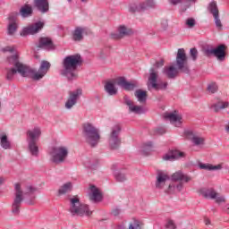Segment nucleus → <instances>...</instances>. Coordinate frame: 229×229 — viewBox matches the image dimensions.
Segmentation results:
<instances>
[{
    "instance_id": "f3484780",
    "label": "nucleus",
    "mask_w": 229,
    "mask_h": 229,
    "mask_svg": "<svg viewBox=\"0 0 229 229\" xmlns=\"http://www.w3.org/2000/svg\"><path fill=\"white\" fill-rule=\"evenodd\" d=\"M180 158H185V152H182L180 150H170L163 156V160L168 162H174V160H180Z\"/></svg>"
},
{
    "instance_id": "2eb2a0df",
    "label": "nucleus",
    "mask_w": 229,
    "mask_h": 229,
    "mask_svg": "<svg viewBox=\"0 0 229 229\" xmlns=\"http://www.w3.org/2000/svg\"><path fill=\"white\" fill-rule=\"evenodd\" d=\"M116 85H118V87H122V89H124V90H128V91L135 90V89L139 87V83L128 82L126 81V78L124 77H119L116 80Z\"/></svg>"
},
{
    "instance_id": "a19ab883",
    "label": "nucleus",
    "mask_w": 229,
    "mask_h": 229,
    "mask_svg": "<svg viewBox=\"0 0 229 229\" xmlns=\"http://www.w3.org/2000/svg\"><path fill=\"white\" fill-rule=\"evenodd\" d=\"M129 12H131V13H135V12H144V10L142 9L141 4H140L139 5L132 4L129 7Z\"/></svg>"
},
{
    "instance_id": "49530a36",
    "label": "nucleus",
    "mask_w": 229,
    "mask_h": 229,
    "mask_svg": "<svg viewBox=\"0 0 229 229\" xmlns=\"http://www.w3.org/2000/svg\"><path fill=\"white\" fill-rule=\"evenodd\" d=\"M0 51H1L2 53H14L15 47H14L7 46V47H2V48L0 49Z\"/></svg>"
},
{
    "instance_id": "f704fd0d",
    "label": "nucleus",
    "mask_w": 229,
    "mask_h": 229,
    "mask_svg": "<svg viewBox=\"0 0 229 229\" xmlns=\"http://www.w3.org/2000/svg\"><path fill=\"white\" fill-rule=\"evenodd\" d=\"M72 191V183L66 182L58 190L59 196H64V194H67V192H71Z\"/></svg>"
},
{
    "instance_id": "37998d69",
    "label": "nucleus",
    "mask_w": 229,
    "mask_h": 229,
    "mask_svg": "<svg viewBox=\"0 0 229 229\" xmlns=\"http://www.w3.org/2000/svg\"><path fill=\"white\" fill-rule=\"evenodd\" d=\"M190 56L193 62L198 60V49L196 47L190 49Z\"/></svg>"
},
{
    "instance_id": "9d476101",
    "label": "nucleus",
    "mask_w": 229,
    "mask_h": 229,
    "mask_svg": "<svg viewBox=\"0 0 229 229\" xmlns=\"http://www.w3.org/2000/svg\"><path fill=\"white\" fill-rule=\"evenodd\" d=\"M121 125H114L111 128L108 136V144L111 149H119L121 147Z\"/></svg>"
},
{
    "instance_id": "39448f33",
    "label": "nucleus",
    "mask_w": 229,
    "mask_h": 229,
    "mask_svg": "<svg viewBox=\"0 0 229 229\" xmlns=\"http://www.w3.org/2000/svg\"><path fill=\"white\" fill-rule=\"evenodd\" d=\"M70 212L72 216H80V217L92 216V211H90L89 206L81 203L79 196L70 199Z\"/></svg>"
},
{
    "instance_id": "774afa93",
    "label": "nucleus",
    "mask_w": 229,
    "mask_h": 229,
    "mask_svg": "<svg viewBox=\"0 0 229 229\" xmlns=\"http://www.w3.org/2000/svg\"><path fill=\"white\" fill-rule=\"evenodd\" d=\"M0 106H1V103H0Z\"/></svg>"
},
{
    "instance_id": "ddd939ff",
    "label": "nucleus",
    "mask_w": 229,
    "mask_h": 229,
    "mask_svg": "<svg viewBox=\"0 0 229 229\" xmlns=\"http://www.w3.org/2000/svg\"><path fill=\"white\" fill-rule=\"evenodd\" d=\"M184 135L187 137L188 140H191L193 146H204L205 138L199 136L197 132L192 130H186Z\"/></svg>"
},
{
    "instance_id": "338daca9",
    "label": "nucleus",
    "mask_w": 229,
    "mask_h": 229,
    "mask_svg": "<svg viewBox=\"0 0 229 229\" xmlns=\"http://www.w3.org/2000/svg\"><path fill=\"white\" fill-rule=\"evenodd\" d=\"M123 172V170H119V173H122Z\"/></svg>"
},
{
    "instance_id": "9b49d317",
    "label": "nucleus",
    "mask_w": 229,
    "mask_h": 229,
    "mask_svg": "<svg viewBox=\"0 0 229 229\" xmlns=\"http://www.w3.org/2000/svg\"><path fill=\"white\" fill-rule=\"evenodd\" d=\"M208 10L213 16L216 28L221 31L223 30V22H221V18L219 17V7H217V3L216 1L209 3Z\"/></svg>"
},
{
    "instance_id": "4c0bfd02",
    "label": "nucleus",
    "mask_w": 229,
    "mask_h": 229,
    "mask_svg": "<svg viewBox=\"0 0 229 229\" xmlns=\"http://www.w3.org/2000/svg\"><path fill=\"white\" fill-rule=\"evenodd\" d=\"M152 151H153V143L151 141H148L143 145L141 149L142 155L148 156Z\"/></svg>"
},
{
    "instance_id": "2f4dec72",
    "label": "nucleus",
    "mask_w": 229,
    "mask_h": 229,
    "mask_svg": "<svg viewBox=\"0 0 229 229\" xmlns=\"http://www.w3.org/2000/svg\"><path fill=\"white\" fill-rule=\"evenodd\" d=\"M108 96H115L117 94V88L113 81H107L104 87Z\"/></svg>"
},
{
    "instance_id": "aec40b11",
    "label": "nucleus",
    "mask_w": 229,
    "mask_h": 229,
    "mask_svg": "<svg viewBox=\"0 0 229 229\" xmlns=\"http://www.w3.org/2000/svg\"><path fill=\"white\" fill-rule=\"evenodd\" d=\"M89 191L90 192L89 193V198L90 201L93 203H99V201H102L103 195L96 185H90Z\"/></svg>"
},
{
    "instance_id": "a18cd8bd",
    "label": "nucleus",
    "mask_w": 229,
    "mask_h": 229,
    "mask_svg": "<svg viewBox=\"0 0 229 229\" xmlns=\"http://www.w3.org/2000/svg\"><path fill=\"white\" fill-rule=\"evenodd\" d=\"M165 228H166V229H176V224L174 223V220L168 219L166 221Z\"/></svg>"
},
{
    "instance_id": "e433bc0d",
    "label": "nucleus",
    "mask_w": 229,
    "mask_h": 229,
    "mask_svg": "<svg viewBox=\"0 0 229 229\" xmlns=\"http://www.w3.org/2000/svg\"><path fill=\"white\" fill-rule=\"evenodd\" d=\"M141 4V10L143 12H146V10H148V8H155V5L157 4L155 3V0H145Z\"/></svg>"
},
{
    "instance_id": "09e8293b",
    "label": "nucleus",
    "mask_w": 229,
    "mask_h": 229,
    "mask_svg": "<svg viewBox=\"0 0 229 229\" xmlns=\"http://www.w3.org/2000/svg\"><path fill=\"white\" fill-rule=\"evenodd\" d=\"M35 192H37V188L30 185V186L26 187V191L24 192V195L26 196V194H33Z\"/></svg>"
},
{
    "instance_id": "412c9836",
    "label": "nucleus",
    "mask_w": 229,
    "mask_h": 229,
    "mask_svg": "<svg viewBox=\"0 0 229 229\" xmlns=\"http://www.w3.org/2000/svg\"><path fill=\"white\" fill-rule=\"evenodd\" d=\"M124 104L129 106V112L132 114H138L140 115L141 114H145L146 111L142 106H135L133 105V101H131L128 97H124Z\"/></svg>"
},
{
    "instance_id": "680f3d73",
    "label": "nucleus",
    "mask_w": 229,
    "mask_h": 229,
    "mask_svg": "<svg viewBox=\"0 0 229 229\" xmlns=\"http://www.w3.org/2000/svg\"><path fill=\"white\" fill-rule=\"evenodd\" d=\"M225 131H226L227 133H229V125L225 126Z\"/></svg>"
},
{
    "instance_id": "4be33fe9",
    "label": "nucleus",
    "mask_w": 229,
    "mask_h": 229,
    "mask_svg": "<svg viewBox=\"0 0 229 229\" xmlns=\"http://www.w3.org/2000/svg\"><path fill=\"white\" fill-rule=\"evenodd\" d=\"M38 47L40 49H47V51H51L55 49V45L53 44V40L50 38H39Z\"/></svg>"
},
{
    "instance_id": "3c124183",
    "label": "nucleus",
    "mask_w": 229,
    "mask_h": 229,
    "mask_svg": "<svg viewBox=\"0 0 229 229\" xmlns=\"http://www.w3.org/2000/svg\"><path fill=\"white\" fill-rule=\"evenodd\" d=\"M85 166L86 167H89V169H98V165H94V163L90 160H88L85 162Z\"/></svg>"
},
{
    "instance_id": "473e14b6",
    "label": "nucleus",
    "mask_w": 229,
    "mask_h": 229,
    "mask_svg": "<svg viewBox=\"0 0 229 229\" xmlns=\"http://www.w3.org/2000/svg\"><path fill=\"white\" fill-rule=\"evenodd\" d=\"M134 96L139 101V103H146V101H148V92L142 89H137L134 92Z\"/></svg>"
},
{
    "instance_id": "1a4fd4ad",
    "label": "nucleus",
    "mask_w": 229,
    "mask_h": 229,
    "mask_svg": "<svg viewBox=\"0 0 229 229\" xmlns=\"http://www.w3.org/2000/svg\"><path fill=\"white\" fill-rule=\"evenodd\" d=\"M14 199L12 205V213L14 216H19L21 213V205L22 201H24V191H22V188H21V183L17 182L14 184Z\"/></svg>"
},
{
    "instance_id": "f8f14e48",
    "label": "nucleus",
    "mask_w": 229,
    "mask_h": 229,
    "mask_svg": "<svg viewBox=\"0 0 229 229\" xmlns=\"http://www.w3.org/2000/svg\"><path fill=\"white\" fill-rule=\"evenodd\" d=\"M44 28V22L38 21L22 29L21 37H28V35H37Z\"/></svg>"
},
{
    "instance_id": "dca6fc26",
    "label": "nucleus",
    "mask_w": 229,
    "mask_h": 229,
    "mask_svg": "<svg viewBox=\"0 0 229 229\" xmlns=\"http://www.w3.org/2000/svg\"><path fill=\"white\" fill-rule=\"evenodd\" d=\"M40 135H42V130L40 127H34L27 131V142H38V139H40Z\"/></svg>"
},
{
    "instance_id": "69168bd1",
    "label": "nucleus",
    "mask_w": 229,
    "mask_h": 229,
    "mask_svg": "<svg viewBox=\"0 0 229 229\" xmlns=\"http://www.w3.org/2000/svg\"><path fill=\"white\" fill-rule=\"evenodd\" d=\"M81 3H87L89 0H81Z\"/></svg>"
},
{
    "instance_id": "393cba45",
    "label": "nucleus",
    "mask_w": 229,
    "mask_h": 229,
    "mask_svg": "<svg viewBox=\"0 0 229 229\" xmlns=\"http://www.w3.org/2000/svg\"><path fill=\"white\" fill-rule=\"evenodd\" d=\"M199 194L206 199H214L218 196L217 192L214 189L201 188L199 190Z\"/></svg>"
},
{
    "instance_id": "7ed1b4c3",
    "label": "nucleus",
    "mask_w": 229,
    "mask_h": 229,
    "mask_svg": "<svg viewBox=\"0 0 229 229\" xmlns=\"http://www.w3.org/2000/svg\"><path fill=\"white\" fill-rule=\"evenodd\" d=\"M175 62L177 68L174 65H170L163 69V74L166 76L168 80H174V78L178 76V72H183L184 74L191 72L189 64H187V54H185V49H178Z\"/></svg>"
},
{
    "instance_id": "c756f323",
    "label": "nucleus",
    "mask_w": 229,
    "mask_h": 229,
    "mask_svg": "<svg viewBox=\"0 0 229 229\" xmlns=\"http://www.w3.org/2000/svg\"><path fill=\"white\" fill-rule=\"evenodd\" d=\"M84 31H85V28H83V27L75 28L73 34H72V39L75 40V42H81V40H83V32Z\"/></svg>"
},
{
    "instance_id": "bf43d9fd",
    "label": "nucleus",
    "mask_w": 229,
    "mask_h": 229,
    "mask_svg": "<svg viewBox=\"0 0 229 229\" xmlns=\"http://www.w3.org/2000/svg\"><path fill=\"white\" fill-rule=\"evenodd\" d=\"M112 171H117V165H112Z\"/></svg>"
},
{
    "instance_id": "20e7f679",
    "label": "nucleus",
    "mask_w": 229,
    "mask_h": 229,
    "mask_svg": "<svg viewBox=\"0 0 229 229\" xmlns=\"http://www.w3.org/2000/svg\"><path fill=\"white\" fill-rule=\"evenodd\" d=\"M82 135L90 148H96L101 140V134H99V129L96 128L91 123H84L82 129Z\"/></svg>"
},
{
    "instance_id": "0e129e2a",
    "label": "nucleus",
    "mask_w": 229,
    "mask_h": 229,
    "mask_svg": "<svg viewBox=\"0 0 229 229\" xmlns=\"http://www.w3.org/2000/svg\"><path fill=\"white\" fill-rule=\"evenodd\" d=\"M206 225H210V221H209V220H207V221H206Z\"/></svg>"
},
{
    "instance_id": "ea45409f",
    "label": "nucleus",
    "mask_w": 229,
    "mask_h": 229,
    "mask_svg": "<svg viewBox=\"0 0 229 229\" xmlns=\"http://www.w3.org/2000/svg\"><path fill=\"white\" fill-rule=\"evenodd\" d=\"M114 176V180L119 182H126L128 180V177L124 173H115Z\"/></svg>"
},
{
    "instance_id": "bb28decb",
    "label": "nucleus",
    "mask_w": 229,
    "mask_h": 229,
    "mask_svg": "<svg viewBox=\"0 0 229 229\" xmlns=\"http://www.w3.org/2000/svg\"><path fill=\"white\" fill-rule=\"evenodd\" d=\"M171 178H172V182H184L185 183L192 180L191 176L183 173H174Z\"/></svg>"
},
{
    "instance_id": "79ce46f5",
    "label": "nucleus",
    "mask_w": 229,
    "mask_h": 229,
    "mask_svg": "<svg viewBox=\"0 0 229 229\" xmlns=\"http://www.w3.org/2000/svg\"><path fill=\"white\" fill-rule=\"evenodd\" d=\"M129 229H142V223L137 219H134L131 223H130Z\"/></svg>"
},
{
    "instance_id": "b1692460",
    "label": "nucleus",
    "mask_w": 229,
    "mask_h": 229,
    "mask_svg": "<svg viewBox=\"0 0 229 229\" xmlns=\"http://www.w3.org/2000/svg\"><path fill=\"white\" fill-rule=\"evenodd\" d=\"M34 4L40 13H47L49 12V0H34Z\"/></svg>"
},
{
    "instance_id": "6e6552de",
    "label": "nucleus",
    "mask_w": 229,
    "mask_h": 229,
    "mask_svg": "<svg viewBox=\"0 0 229 229\" xmlns=\"http://www.w3.org/2000/svg\"><path fill=\"white\" fill-rule=\"evenodd\" d=\"M204 56L210 58V56H215L218 62H225L226 58V47L225 45H219L216 48L207 47L202 50Z\"/></svg>"
},
{
    "instance_id": "052dcab7",
    "label": "nucleus",
    "mask_w": 229,
    "mask_h": 229,
    "mask_svg": "<svg viewBox=\"0 0 229 229\" xmlns=\"http://www.w3.org/2000/svg\"><path fill=\"white\" fill-rule=\"evenodd\" d=\"M4 183V178L0 177V185H3Z\"/></svg>"
},
{
    "instance_id": "4468645a",
    "label": "nucleus",
    "mask_w": 229,
    "mask_h": 229,
    "mask_svg": "<svg viewBox=\"0 0 229 229\" xmlns=\"http://www.w3.org/2000/svg\"><path fill=\"white\" fill-rule=\"evenodd\" d=\"M81 94H82L81 89L70 91L69 97L64 105L65 108L67 110H71V108H72V106H74L76 103H78V99H80V97L81 96Z\"/></svg>"
},
{
    "instance_id": "13d9d810",
    "label": "nucleus",
    "mask_w": 229,
    "mask_h": 229,
    "mask_svg": "<svg viewBox=\"0 0 229 229\" xmlns=\"http://www.w3.org/2000/svg\"><path fill=\"white\" fill-rule=\"evenodd\" d=\"M225 212L229 214V203L225 205Z\"/></svg>"
},
{
    "instance_id": "7c9ffc66",
    "label": "nucleus",
    "mask_w": 229,
    "mask_h": 229,
    "mask_svg": "<svg viewBox=\"0 0 229 229\" xmlns=\"http://www.w3.org/2000/svg\"><path fill=\"white\" fill-rule=\"evenodd\" d=\"M28 143V151L30 153L32 157H38V145H37V141H27Z\"/></svg>"
},
{
    "instance_id": "603ef678",
    "label": "nucleus",
    "mask_w": 229,
    "mask_h": 229,
    "mask_svg": "<svg viewBox=\"0 0 229 229\" xmlns=\"http://www.w3.org/2000/svg\"><path fill=\"white\" fill-rule=\"evenodd\" d=\"M185 3H187L185 7H182L183 12H185V10H187V8H191V4H194V3H196L197 0H184Z\"/></svg>"
},
{
    "instance_id": "72a5a7b5",
    "label": "nucleus",
    "mask_w": 229,
    "mask_h": 229,
    "mask_svg": "<svg viewBox=\"0 0 229 229\" xmlns=\"http://www.w3.org/2000/svg\"><path fill=\"white\" fill-rule=\"evenodd\" d=\"M228 102H223V100H218L217 103H215L211 106L214 112H219V110H225V108H228Z\"/></svg>"
},
{
    "instance_id": "864d4df0",
    "label": "nucleus",
    "mask_w": 229,
    "mask_h": 229,
    "mask_svg": "<svg viewBox=\"0 0 229 229\" xmlns=\"http://www.w3.org/2000/svg\"><path fill=\"white\" fill-rule=\"evenodd\" d=\"M216 197L213 199H216V203H225L226 199L223 196H219V193H217Z\"/></svg>"
},
{
    "instance_id": "0eeeda50",
    "label": "nucleus",
    "mask_w": 229,
    "mask_h": 229,
    "mask_svg": "<svg viewBox=\"0 0 229 229\" xmlns=\"http://www.w3.org/2000/svg\"><path fill=\"white\" fill-rule=\"evenodd\" d=\"M50 160L54 162V164H64L69 157V148L65 146H59L52 148L49 152Z\"/></svg>"
},
{
    "instance_id": "c9c22d12",
    "label": "nucleus",
    "mask_w": 229,
    "mask_h": 229,
    "mask_svg": "<svg viewBox=\"0 0 229 229\" xmlns=\"http://www.w3.org/2000/svg\"><path fill=\"white\" fill-rule=\"evenodd\" d=\"M0 146L3 148V149H10L12 148V145L10 144V141L8 140V136L6 134H4L0 138Z\"/></svg>"
},
{
    "instance_id": "c85d7f7f",
    "label": "nucleus",
    "mask_w": 229,
    "mask_h": 229,
    "mask_svg": "<svg viewBox=\"0 0 229 229\" xmlns=\"http://www.w3.org/2000/svg\"><path fill=\"white\" fill-rule=\"evenodd\" d=\"M20 15L26 19L28 17H31L33 15V7L30 4H25L20 9Z\"/></svg>"
},
{
    "instance_id": "4d7b16f0",
    "label": "nucleus",
    "mask_w": 229,
    "mask_h": 229,
    "mask_svg": "<svg viewBox=\"0 0 229 229\" xmlns=\"http://www.w3.org/2000/svg\"><path fill=\"white\" fill-rule=\"evenodd\" d=\"M175 189L178 191V192H182V189H183V183L180 182L176 185Z\"/></svg>"
},
{
    "instance_id": "8fccbe9b",
    "label": "nucleus",
    "mask_w": 229,
    "mask_h": 229,
    "mask_svg": "<svg viewBox=\"0 0 229 229\" xmlns=\"http://www.w3.org/2000/svg\"><path fill=\"white\" fill-rule=\"evenodd\" d=\"M165 133V128L164 127H157L154 130V135H164Z\"/></svg>"
},
{
    "instance_id": "e2e57ef3",
    "label": "nucleus",
    "mask_w": 229,
    "mask_h": 229,
    "mask_svg": "<svg viewBox=\"0 0 229 229\" xmlns=\"http://www.w3.org/2000/svg\"><path fill=\"white\" fill-rule=\"evenodd\" d=\"M173 187H174V186H173V185L170 184V185L168 186V190L171 191V190L173 189Z\"/></svg>"
},
{
    "instance_id": "cd10ccee",
    "label": "nucleus",
    "mask_w": 229,
    "mask_h": 229,
    "mask_svg": "<svg viewBox=\"0 0 229 229\" xmlns=\"http://www.w3.org/2000/svg\"><path fill=\"white\" fill-rule=\"evenodd\" d=\"M9 21L10 22L7 27V34L12 37L15 35L17 31V20L15 19V17L10 16Z\"/></svg>"
},
{
    "instance_id": "5fc2aeb1",
    "label": "nucleus",
    "mask_w": 229,
    "mask_h": 229,
    "mask_svg": "<svg viewBox=\"0 0 229 229\" xmlns=\"http://www.w3.org/2000/svg\"><path fill=\"white\" fill-rule=\"evenodd\" d=\"M119 214H121V209L119 208H114L112 211V215L114 216L115 217H117V216H119Z\"/></svg>"
},
{
    "instance_id": "f03ea898",
    "label": "nucleus",
    "mask_w": 229,
    "mask_h": 229,
    "mask_svg": "<svg viewBox=\"0 0 229 229\" xmlns=\"http://www.w3.org/2000/svg\"><path fill=\"white\" fill-rule=\"evenodd\" d=\"M83 58L80 54L65 56L62 61L61 76H64L68 81L78 80V68L81 67Z\"/></svg>"
},
{
    "instance_id": "c03bdc74",
    "label": "nucleus",
    "mask_w": 229,
    "mask_h": 229,
    "mask_svg": "<svg viewBox=\"0 0 229 229\" xmlns=\"http://www.w3.org/2000/svg\"><path fill=\"white\" fill-rule=\"evenodd\" d=\"M185 24L187 28H194L196 26V20L194 18H188Z\"/></svg>"
},
{
    "instance_id": "5701e85b",
    "label": "nucleus",
    "mask_w": 229,
    "mask_h": 229,
    "mask_svg": "<svg viewBox=\"0 0 229 229\" xmlns=\"http://www.w3.org/2000/svg\"><path fill=\"white\" fill-rule=\"evenodd\" d=\"M167 182H169V175L165 173H158L156 177V189H164Z\"/></svg>"
},
{
    "instance_id": "58836bf2",
    "label": "nucleus",
    "mask_w": 229,
    "mask_h": 229,
    "mask_svg": "<svg viewBox=\"0 0 229 229\" xmlns=\"http://www.w3.org/2000/svg\"><path fill=\"white\" fill-rule=\"evenodd\" d=\"M207 90L208 94H216L217 90H219V87L217 86V83L216 82H209L207 87Z\"/></svg>"
},
{
    "instance_id": "a211bd4d",
    "label": "nucleus",
    "mask_w": 229,
    "mask_h": 229,
    "mask_svg": "<svg viewBox=\"0 0 229 229\" xmlns=\"http://www.w3.org/2000/svg\"><path fill=\"white\" fill-rule=\"evenodd\" d=\"M198 166L199 169L204 171H223V169L225 171L228 170V166H226V165L224 163H220L218 165L199 163Z\"/></svg>"
},
{
    "instance_id": "423d86ee",
    "label": "nucleus",
    "mask_w": 229,
    "mask_h": 229,
    "mask_svg": "<svg viewBox=\"0 0 229 229\" xmlns=\"http://www.w3.org/2000/svg\"><path fill=\"white\" fill-rule=\"evenodd\" d=\"M167 81H158V71L155 68L148 70V79L147 82L148 90H167Z\"/></svg>"
},
{
    "instance_id": "a878e982",
    "label": "nucleus",
    "mask_w": 229,
    "mask_h": 229,
    "mask_svg": "<svg viewBox=\"0 0 229 229\" xmlns=\"http://www.w3.org/2000/svg\"><path fill=\"white\" fill-rule=\"evenodd\" d=\"M119 34H112L113 38H123V37H128L129 35H131L133 33V30L131 29H128L126 26L122 25L118 28Z\"/></svg>"
},
{
    "instance_id": "f257e3e1",
    "label": "nucleus",
    "mask_w": 229,
    "mask_h": 229,
    "mask_svg": "<svg viewBox=\"0 0 229 229\" xmlns=\"http://www.w3.org/2000/svg\"><path fill=\"white\" fill-rule=\"evenodd\" d=\"M7 64L13 65V68L6 69V80L8 81H13L17 72L22 78H30L33 81H40L51 69V63L47 61H42L38 71L30 68L19 61V54L17 53L7 57Z\"/></svg>"
},
{
    "instance_id": "6ab92c4d",
    "label": "nucleus",
    "mask_w": 229,
    "mask_h": 229,
    "mask_svg": "<svg viewBox=\"0 0 229 229\" xmlns=\"http://www.w3.org/2000/svg\"><path fill=\"white\" fill-rule=\"evenodd\" d=\"M164 119L165 121H170L176 128L182 126V115L176 114V111L174 113H165Z\"/></svg>"
},
{
    "instance_id": "6e6d98bb",
    "label": "nucleus",
    "mask_w": 229,
    "mask_h": 229,
    "mask_svg": "<svg viewBox=\"0 0 229 229\" xmlns=\"http://www.w3.org/2000/svg\"><path fill=\"white\" fill-rule=\"evenodd\" d=\"M183 0H170L171 4L176 6V4H180Z\"/></svg>"
},
{
    "instance_id": "de8ad7c7",
    "label": "nucleus",
    "mask_w": 229,
    "mask_h": 229,
    "mask_svg": "<svg viewBox=\"0 0 229 229\" xmlns=\"http://www.w3.org/2000/svg\"><path fill=\"white\" fill-rule=\"evenodd\" d=\"M164 59H160L159 61H157L154 64L153 67L151 69H155V71H157V69H160V67H164Z\"/></svg>"
}]
</instances>
